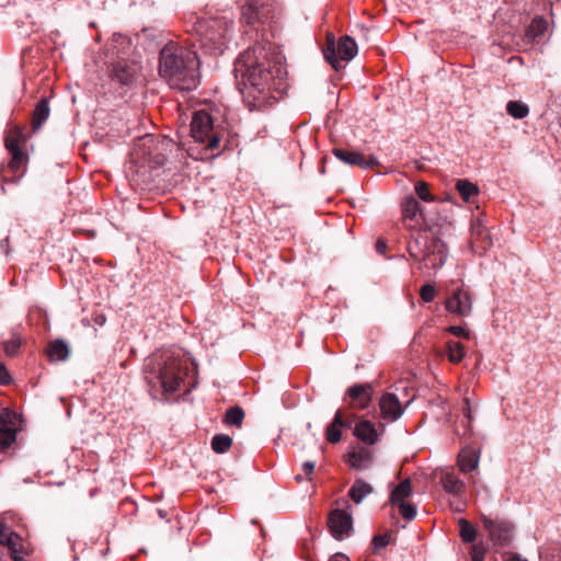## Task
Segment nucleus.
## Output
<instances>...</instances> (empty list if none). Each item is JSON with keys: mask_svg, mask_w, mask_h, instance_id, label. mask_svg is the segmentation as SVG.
<instances>
[{"mask_svg": "<svg viewBox=\"0 0 561 561\" xmlns=\"http://www.w3.org/2000/svg\"><path fill=\"white\" fill-rule=\"evenodd\" d=\"M282 60L277 47L270 42H256L236 60L237 84L250 110L264 107L276 99L275 93L286 90L287 72Z\"/></svg>", "mask_w": 561, "mask_h": 561, "instance_id": "1", "label": "nucleus"}, {"mask_svg": "<svg viewBox=\"0 0 561 561\" xmlns=\"http://www.w3.org/2000/svg\"><path fill=\"white\" fill-rule=\"evenodd\" d=\"M198 57L196 49L169 41L159 54V75L173 89L190 91L198 83Z\"/></svg>", "mask_w": 561, "mask_h": 561, "instance_id": "2", "label": "nucleus"}, {"mask_svg": "<svg viewBox=\"0 0 561 561\" xmlns=\"http://www.w3.org/2000/svg\"><path fill=\"white\" fill-rule=\"evenodd\" d=\"M449 226L450 224L446 219L437 224L426 221L424 230H419L411 236L408 242V252L410 257L419 264V270L425 267L436 271L445 264L448 252L440 234Z\"/></svg>", "mask_w": 561, "mask_h": 561, "instance_id": "3", "label": "nucleus"}, {"mask_svg": "<svg viewBox=\"0 0 561 561\" xmlns=\"http://www.w3.org/2000/svg\"><path fill=\"white\" fill-rule=\"evenodd\" d=\"M147 367L145 378L148 385L161 394L178 391L188 373L187 359L169 354L154 359Z\"/></svg>", "mask_w": 561, "mask_h": 561, "instance_id": "4", "label": "nucleus"}, {"mask_svg": "<svg viewBox=\"0 0 561 561\" xmlns=\"http://www.w3.org/2000/svg\"><path fill=\"white\" fill-rule=\"evenodd\" d=\"M233 26L232 21L225 18L198 20L194 26V34L187 39V45L195 49L196 42L207 54H222L226 41Z\"/></svg>", "mask_w": 561, "mask_h": 561, "instance_id": "5", "label": "nucleus"}, {"mask_svg": "<svg viewBox=\"0 0 561 561\" xmlns=\"http://www.w3.org/2000/svg\"><path fill=\"white\" fill-rule=\"evenodd\" d=\"M191 136L196 142L204 144L206 150L228 149V130L220 125H215L211 115L204 110L194 113Z\"/></svg>", "mask_w": 561, "mask_h": 561, "instance_id": "6", "label": "nucleus"}, {"mask_svg": "<svg viewBox=\"0 0 561 561\" xmlns=\"http://www.w3.org/2000/svg\"><path fill=\"white\" fill-rule=\"evenodd\" d=\"M358 48L356 42L348 35L341 36L337 44L333 35H328L327 45L323 48L325 60L339 71L344 66L342 61L348 62L357 55Z\"/></svg>", "mask_w": 561, "mask_h": 561, "instance_id": "7", "label": "nucleus"}, {"mask_svg": "<svg viewBox=\"0 0 561 561\" xmlns=\"http://www.w3.org/2000/svg\"><path fill=\"white\" fill-rule=\"evenodd\" d=\"M274 12L275 8L273 3L250 0L242 7L240 22L245 26L259 31V26L274 19Z\"/></svg>", "mask_w": 561, "mask_h": 561, "instance_id": "8", "label": "nucleus"}, {"mask_svg": "<svg viewBox=\"0 0 561 561\" xmlns=\"http://www.w3.org/2000/svg\"><path fill=\"white\" fill-rule=\"evenodd\" d=\"M158 140L152 135H145L138 138L130 152V162L139 169L146 168V164L154 163L160 165L163 159L157 150Z\"/></svg>", "mask_w": 561, "mask_h": 561, "instance_id": "9", "label": "nucleus"}, {"mask_svg": "<svg viewBox=\"0 0 561 561\" xmlns=\"http://www.w3.org/2000/svg\"><path fill=\"white\" fill-rule=\"evenodd\" d=\"M481 522L494 546L506 547L512 542L514 525L511 520L499 516L492 518L482 514Z\"/></svg>", "mask_w": 561, "mask_h": 561, "instance_id": "10", "label": "nucleus"}, {"mask_svg": "<svg viewBox=\"0 0 561 561\" xmlns=\"http://www.w3.org/2000/svg\"><path fill=\"white\" fill-rule=\"evenodd\" d=\"M401 210L403 225L409 230H414L417 227L420 230H424L426 221L435 224L423 214L420 203L413 196H408L403 199Z\"/></svg>", "mask_w": 561, "mask_h": 561, "instance_id": "11", "label": "nucleus"}, {"mask_svg": "<svg viewBox=\"0 0 561 561\" xmlns=\"http://www.w3.org/2000/svg\"><path fill=\"white\" fill-rule=\"evenodd\" d=\"M24 139L20 134H11L5 137L4 146L11 154V160L8 163V170L12 173H18L27 162L28 158L23 150Z\"/></svg>", "mask_w": 561, "mask_h": 561, "instance_id": "12", "label": "nucleus"}, {"mask_svg": "<svg viewBox=\"0 0 561 561\" xmlns=\"http://www.w3.org/2000/svg\"><path fill=\"white\" fill-rule=\"evenodd\" d=\"M0 545L8 548L14 561H23L27 556L22 538L0 519Z\"/></svg>", "mask_w": 561, "mask_h": 561, "instance_id": "13", "label": "nucleus"}, {"mask_svg": "<svg viewBox=\"0 0 561 561\" xmlns=\"http://www.w3.org/2000/svg\"><path fill=\"white\" fill-rule=\"evenodd\" d=\"M332 152L340 161L350 167L367 170L379 165V161L375 156H365L358 151L344 148H334Z\"/></svg>", "mask_w": 561, "mask_h": 561, "instance_id": "14", "label": "nucleus"}, {"mask_svg": "<svg viewBox=\"0 0 561 561\" xmlns=\"http://www.w3.org/2000/svg\"><path fill=\"white\" fill-rule=\"evenodd\" d=\"M328 527L331 535L335 539L341 540L352 530V517L343 510H333L328 517Z\"/></svg>", "mask_w": 561, "mask_h": 561, "instance_id": "15", "label": "nucleus"}, {"mask_svg": "<svg viewBox=\"0 0 561 561\" xmlns=\"http://www.w3.org/2000/svg\"><path fill=\"white\" fill-rule=\"evenodd\" d=\"M373 387L370 383H356L351 386L344 400L348 399V405L354 409H366L371 402Z\"/></svg>", "mask_w": 561, "mask_h": 561, "instance_id": "16", "label": "nucleus"}, {"mask_svg": "<svg viewBox=\"0 0 561 561\" xmlns=\"http://www.w3.org/2000/svg\"><path fill=\"white\" fill-rule=\"evenodd\" d=\"M446 309L460 317H467L472 311L471 296L467 290L456 289L446 300Z\"/></svg>", "mask_w": 561, "mask_h": 561, "instance_id": "17", "label": "nucleus"}, {"mask_svg": "<svg viewBox=\"0 0 561 561\" xmlns=\"http://www.w3.org/2000/svg\"><path fill=\"white\" fill-rule=\"evenodd\" d=\"M353 422H354L353 415L344 416L343 412L341 410H339L335 413L333 421L328 425V427L325 430L327 440L331 444L339 443L342 437L341 430L342 428H351Z\"/></svg>", "mask_w": 561, "mask_h": 561, "instance_id": "18", "label": "nucleus"}, {"mask_svg": "<svg viewBox=\"0 0 561 561\" xmlns=\"http://www.w3.org/2000/svg\"><path fill=\"white\" fill-rule=\"evenodd\" d=\"M381 415L387 421H396L403 413V408L400 400L393 393H385L379 401Z\"/></svg>", "mask_w": 561, "mask_h": 561, "instance_id": "19", "label": "nucleus"}, {"mask_svg": "<svg viewBox=\"0 0 561 561\" xmlns=\"http://www.w3.org/2000/svg\"><path fill=\"white\" fill-rule=\"evenodd\" d=\"M138 71L137 66L134 62L127 60H119L113 65L111 77L117 82L128 85L130 84Z\"/></svg>", "mask_w": 561, "mask_h": 561, "instance_id": "20", "label": "nucleus"}, {"mask_svg": "<svg viewBox=\"0 0 561 561\" xmlns=\"http://www.w3.org/2000/svg\"><path fill=\"white\" fill-rule=\"evenodd\" d=\"M471 244L480 251H486L492 245L491 234L479 219L471 225Z\"/></svg>", "mask_w": 561, "mask_h": 561, "instance_id": "21", "label": "nucleus"}, {"mask_svg": "<svg viewBox=\"0 0 561 561\" xmlns=\"http://www.w3.org/2000/svg\"><path fill=\"white\" fill-rule=\"evenodd\" d=\"M347 462L352 468L367 469L373 462V453L368 448L359 447L348 454Z\"/></svg>", "mask_w": 561, "mask_h": 561, "instance_id": "22", "label": "nucleus"}, {"mask_svg": "<svg viewBox=\"0 0 561 561\" xmlns=\"http://www.w3.org/2000/svg\"><path fill=\"white\" fill-rule=\"evenodd\" d=\"M411 494L412 482L410 479H404L391 490L388 503L392 506H396L400 503L407 502Z\"/></svg>", "mask_w": 561, "mask_h": 561, "instance_id": "23", "label": "nucleus"}, {"mask_svg": "<svg viewBox=\"0 0 561 561\" xmlns=\"http://www.w3.org/2000/svg\"><path fill=\"white\" fill-rule=\"evenodd\" d=\"M354 435L362 442L373 445L378 439L375 425L367 420L360 421L355 425Z\"/></svg>", "mask_w": 561, "mask_h": 561, "instance_id": "24", "label": "nucleus"}, {"mask_svg": "<svg viewBox=\"0 0 561 561\" xmlns=\"http://www.w3.org/2000/svg\"><path fill=\"white\" fill-rule=\"evenodd\" d=\"M479 463V454L476 449L463 448L458 456V465L462 472H470L477 469Z\"/></svg>", "mask_w": 561, "mask_h": 561, "instance_id": "25", "label": "nucleus"}, {"mask_svg": "<svg viewBox=\"0 0 561 561\" xmlns=\"http://www.w3.org/2000/svg\"><path fill=\"white\" fill-rule=\"evenodd\" d=\"M374 491L373 486L362 479L355 480L348 490V496L356 504H359L367 495Z\"/></svg>", "mask_w": 561, "mask_h": 561, "instance_id": "26", "label": "nucleus"}, {"mask_svg": "<svg viewBox=\"0 0 561 561\" xmlns=\"http://www.w3.org/2000/svg\"><path fill=\"white\" fill-rule=\"evenodd\" d=\"M548 23L542 18H535L526 30V38L531 42H540L547 32Z\"/></svg>", "mask_w": 561, "mask_h": 561, "instance_id": "27", "label": "nucleus"}, {"mask_svg": "<svg viewBox=\"0 0 561 561\" xmlns=\"http://www.w3.org/2000/svg\"><path fill=\"white\" fill-rule=\"evenodd\" d=\"M49 106L46 99H42L35 106L32 117V128L38 130L49 117Z\"/></svg>", "mask_w": 561, "mask_h": 561, "instance_id": "28", "label": "nucleus"}, {"mask_svg": "<svg viewBox=\"0 0 561 561\" xmlns=\"http://www.w3.org/2000/svg\"><path fill=\"white\" fill-rule=\"evenodd\" d=\"M68 345L62 340L51 342L47 350V355L51 362L65 360L68 357Z\"/></svg>", "mask_w": 561, "mask_h": 561, "instance_id": "29", "label": "nucleus"}, {"mask_svg": "<svg viewBox=\"0 0 561 561\" xmlns=\"http://www.w3.org/2000/svg\"><path fill=\"white\" fill-rule=\"evenodd\" d=\"M440 483L446 492L454 495H459L465 490V483L454 473H445L440 479Z\"/></svg>", "mask_w": 561, "mask_h": 561, "instance_id": "30", "label": "nucleus"}, {"mask_svg": "<svg viewBox=\"0 0 561 561\" xmlns=\"http://www.w3.org/2000/svg\"><path fill=\"white\" fill-rule=\"evenodd\" d=\"M446 355L448 360L453 364L460 363L465 357V347L460 342L449 340L445 345Z\"/></svg>", "mask_w": 561, "mask_h": 561, "instance_id": "31", "label": "nucleus"}, {"mask_svg": "<svg viewBox=\"0 0 561 561\" xmlns=\"http://www.w3.org/2000/svg\"><path fill=\"white\" fill-rule=\"evenodd\" d=\"M244 416L245 413L243 409L239 405H234L226 411L224 416V423L226 425L241 427Z\"/></svg>", "mask_w": 561, "mask_h": 561, "instance_id": "32", "label": "nucleus"}, {"mask_svg": "<svg viewBox=\"0 0 561 561\" xmlns=\"http://www.w3.org/2000/svg\"><path fill=\"white\" fill-rule=\"evenodd\" d=\"M456 188L466 202H469L472 196L479 193L478 186L468 180H458Z\"/></svg>", "mask_w": 561, "mask_h": 561, "instance_id": "33", "label": "nucleus"}, {"mask_svg": "<svg viewBox=\"0 0 561 561\" xmlns=\"http://www.w3.org/2000/svg\"><path fill=\"white\" fill-rule=\"evenodd\" d=\"M232 445V438L226 434H216L211 439V448L217 454H224Z\"/></svg>", "mask_w": 561, "mask_h": 561, "instance_id": "34", "label": "nucleus"}, {"mask_svg": "<svg viewBox=\"0 0 561 561\" xmlns=\"http://www.w3.org/2000/svg\"><path fill=\"white\" fill-rule=\"evenodd\" d=\"M459 535L465 542H473L477 537L476 528L465 518L458 520Z\"/></svg>", "mask_w": 561, "mask_h": 561, "instance_id": "35", "label": "nucleus"}, {"mask_svg": "<svg viewBox=\"0 0 561 561\" xmlns=\"http://www.w3.org/2000/svg\"><path fill=\"white\" fill-rule=\"evenodd\" d=\"M507 113L514 118L522 119L529 113V108L525 103L519 101H510L506 105Z\"/></svg>", "mask_w": 561, "mask_h": 561, "instance_id": "36", "label": "nucleus"}, {"mask_svg": "<svg viewBox=\"0 0 561 561\" xmlns=\"http://www.w3.org/2000/svg\"><path fill=\"white\" fill-rule=\"evenodd\" d=\"M415 193L424 202H432L434 196L430 192L428 185L424 181H417L414 186Z\"/></svg>", "mask_w": 561, "mask_h": 561, "instance_id": "37", "label": "nucleus"}, {"mask_svg": "<svg viewBox=\"0 0 561 561\" xmlns=\"http://www.w3.org/2000/svg\"><path fill=\"white\" fill-rule=\"evenodd\" d=\"M399 508L400 515L407 520H412L416 516V508L409 502H403L397 505Z\"/></svg>", "mask_w": 561, "mask_h": 561, "instance_id": "38", "label": "nucleus"}, {"mask_svg": "<svg viewBox=\"0 0 561 561\" xmlns=\"http://www.w3.org/2000/svg\"><path fill=\"white\" fill-rule=\"evenodd\" d=\"M15 430H8L0 432V447L2 449L9 448L15 440Z\"/></svg>", "mask_w": 561, "mask_h": 561, "instance_id": "39", "label": "nucleus"}, {"mask_svg": "<svg viewBox=\"0 0 561 561\" xmlns=\"http://www.w3.org/2000/svg\"><path fill=\"white\" fill-rule=\"evenodd\" d=\"M21 346V339L18 335H13L9 341L4 343V352L9 356H13L16 354L18 350Z\"/></svg>", "mask_w": 561, "mask_h": 561, "instance_id": "40", "label": "nucleus"}, {"mask_svg": "<svg viewBox=\"0 0 561 561\" xmlns=\"http://www.w3.org/2000/svg\"><path fill=\"white\" fill-rule=\"evenodd\" d=\"M13 423L11 421V413L9 410L0 411V432L12 430Z\"/></svg>", "mask_w": 561, "mask_h": 561, "instance_id": "41", "label": "nucleus"}, {"mask_svg": "<svg viewBox=\"0 0 561 561\" xmlns=\"http://www.w3.org/2000/svg\"><path fill=\"white\" fill-rule=\"evenodd\" d=\"M420 296L425 302H431L436 296V290L434 286L426 284L421 287Z\"/></svg>", "mask_w": 561, "mask_h": 561, "instance_id": "42", "label": "nucleus"}, {"mask_svg": "<svg viewBox=\"0 0 561 561\" xmlns=\"http://www.w3.org/2000/svg\"><path fill=\"white\" fill-rule=\"evenodd\" d=\"M486 549L482 543L473 545L470 550L471 561H483Z\"/></svg>", "mask_w": 561, "mask_h": 561, "instance_id": "43", "label": "nucleus"}, {"mask_svg": "<svg viewBox=\"0 0 561 561\" xmlns=\"http://www.w3.org/2000/svg\"><path fill=\"white\" fill-rule=\"evenodd\" d=\"M390 540V536L388 534L383 535H377L373 538V546H374V552L377 553V551L381 548H385Z\"/></svg>", "mask_w": 561, "mask_h": 561, "instance_id": "44", "label": "nucleus"}, {"mask_svg": "<svg viewBox=\"0 0 561 561\" xmlns=\"http://www.w3.org/2000/svg\"><path fill=\"white\" fill-rule=\"evenodd\" d=\"M447 331L456 336L469 339V331L459 325H451L447 328Z\"/></svg>", "mask_w": 561, "mask_h": 561, "instance_id": "45", "label": "nucleus"}, {"mask_svg": "<svg viewBox=\"0 0 561 561\" xmlns=\"http://www.w3.org/2000/svg\"><path fill=\"white\" fill-rule=\"evenodd\" d=\"M462 412H463V419L468 420V427H469L472 423V411H471L470 401L468 398L463 399Z\"/></svg>", "mask_w": 561, "mask_h": 561, "instance_id": "46", "label": "nucleus"}, {"mask_svg": "<svg viewBox=\"0 0 561 561\" xmlns=\"http://www.w3.org/2000/svg\"><path fill=\"white\" fill-rule=\"evenodd\" d=\"M12 378L7 367L0 363V385H9Z\"/></svg>", "mask_w": 561, "mask_h": 561, "instance_id": "47", "label": "nucleus"}, {"mask_svg": "<svg viewBox=\"0 0 561 561\" xmlns=\"http://www.w3.org/2000/svg\"><path fill=\"white\" fill-rule=\"evenodd\" d=\"M316 462L314 461H306L302 465V471L306 474L308 480H311V474L314 471Z\"/></svg>", "mask_w": 561, "mask_h": 561, "instance_id": "48", "label": "nucleus"}, {"mask_svg": "<svg viewBox=\"0 0 561 561\" xmlns=\"http://www.w3.org/2000/svg\"><path fill=\"white\" fill-rule=\"evenodd\" d=\"M387 243L385 240L382 239H378L377 242H376V251L380 254H385L386 250H387Z\"/></svg>", "mask_w": 561, "mask_h": 561, "instance_id": "49", "label": "nucleus"}, {"mask_svg": "<svg viewBox=\"0 0 561 561\" xmlns=\"http://www.w3.org/2000/svg\"><path fill=\"white\" fill-rule=\"evenodd\" d=\"M506 561H528V560L522 558V556L518 553L511 552V553H508V558Z\"/></svg>", "mask_w": 561, "mask_h": 561, "instance_id": "50", "label": "nucleus"}, {"mask_svg": "<svg viewBox=\"0 0 561 561\" xmlns=\"http://www.w3.org/2000/svg\"><path fill=\"white\" fill-rule=\"evenodd\" d=\"M0 249L3 253L9 254V238H4L0 241Z\"/></svg>", "mask_w": 561, "mask_h": 561, "instance_id": "51", "label": "nucleus"}, {"mask_svg": "<svg viewBox=\"0 0 561 561\" xmlns=\"http://www.w3.org/2000/svg\"><path fill=\"white\" fill-rule=\"evenodd\" d=\"M460 425L462 426L463 428V432H462V435H467L470 433L471 431V425L468 427V420L463 419L460 423Z\"/></svg>", "mask_w": 561, "mask_h": 561, "instance_id": "52", "label": "nucleus"}, {"mask_svg": "<svg viewBox=\"0 0 561 561\" xmlns=\"http://www.w3.org/2000/svg\"><path fill=\"white\" fill-rule=\"evenodd\" d=\"M73 232H75V233H77V232H84V233H87V234H88V237H89V238H93V237L95 236V231H93V230H81V229H76Z\"/></svg>", "mask_w": 561, "mask_h": 561, "instance_id": "53", "label": "nucleus"}, {"mask_svg": "<svg viewBox=\"0 0 561 561\" xmlns=\"http://www.w3.org/2000/svg\"><path fill=\"white\" fill-rule=\"evenodd\" d=\"M330 561H348V558L342 553H339L335 556L334 559H331Z\"/></svg>", "mask_w": 561, "mask_h": 561, "instance_id": "54", "label": "nucleus"}, {"mask_svg": "<svg viewBox=\"0 0 561 561\" xmlns=\"http://www.w3.org/2000/svg\"><path fill=\"white\" fill-rule=\"evenodd\" d=\"M22 175H23V173H21V174H20L15 180H12L11 182H12V183H14V184H16V183L20 181V179L22 178ZM2 182H3V185H4V184H5V183H8L9 181H8V180H5L4 178H2Z\"/></svg>", "mask_w": 561, "mask_h": 561, "instance_id": "55", "label": "nucleus"}, {"mask_svg": "<svg viewBox=\"0 0 561 561\" xmlns=\"http://www.w3.org/2000/svg\"><path fill=\"white\" fill-rule=\"evenodd\" d=\"M82 195H83V198H80V202L82 203L84 198L88 197V193L84 192V190H82Z\"/></svg>", "mask_w": 561, "mask_h": 561, "instance_id": "56", "label": "nucleus"}, {"mask_svg": "<svg viewBox=\"0 0 561 561\" xmlns=\"http://www.w3.org/2000/svg\"><path fill=\"white\" fill-rule=\"evenodd\" d=\"M296 480H297V481H301V480H302V476H301V474H297V476H296Z\"/></svg>", "mask_w": 561, "mask_h": 561, "instance_id": "57", "label": "nucleus"}, {"mask_svg": "<svg viewBox=\"0 0 561 561\" xmlns=\"http://www.w3.org/2000/svg\"><path fill=\"white\" fill-rule=\"evenodd\" d=\"M66 414L69 416L70 415V407H67L66 408Z\"/></svg>", "mask_w": 561, "mask_h": 561, "instance_id": "58", "label": "nucleus"}]
</instances>
